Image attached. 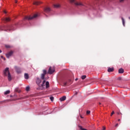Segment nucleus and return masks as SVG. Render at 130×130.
<instances>
[{"label": "nucleus", "mask_w": 130, "mask_h": 130, "mask_svg": "<svg viewBox=\"0 0 130 130\" xmlns=\"http://www.w3.org/2000/svg\"><path fill=\"white\" fill-rule=\"evenodd\" d=\"M66 99H67V96H63L62 97H61L59 99V100H60V101L62 102V101H64L66 100Z\"/></svg>", "instance_id": "13"}, {"label": "nucleus", "mask_w": 130, "mask_h": 130, "mask_svg": "<svg viewBox=\"0 0 130 130\" xmlns=\"http://www.w3.org/2000/svg\"><path fill=\"white\" fill-rule=\"evenodd\" d=\"M50 99L51 101H53V100H54V98L53 96H51L50 98Z\"/></svg>", "instance_id": "26"}, {"label": "nucleus", "mask_w": 130, "mask_h": 130, "mask_svg": "<svg viewBox=\"0 0 130 130\" xmlns=\"http://www.w3.org/2000/svg\"><path fill=\"white\" fill-rule=\"evenodd\" d=\"M4 13H5V14H7V11H4Z\"/></svg>", "instance_id": "36"}, {"label": "nucleus", "mask_w": 130, "mask_h": 130, "mask_svg": "<svg viewBox=\"0 0 130 130\" xmlns=\"http://www.w3.org/2000/svg\"><path fill=\"white\" fill-rule=\"evenodd\" d=\"M86 78H87V76L86 75H83L82 76H81V79L82 80H85V79H86Z\"/></svg>", "instance_id": "22"}, {"label": "nucleus", "mask_w": 130, "mask_h": 130, "mask_svg": "<svg viewBox=\"0 0 130 130\" xmlns=\"http://www.w3.org/2000/svg\"><path fill=\"white\" fill-rule=\"evenodd\" d=\"M120 120V119H118V121H119Z\"/></svg>", "instance_id": "42"}, {"label": "nucleus", "mask_w": 130, "mask_h": 130, "mask_svg": "<svg viewBox=\"0 0 130 130\" xmlns=\"http://www.w3.org/2000/svg\"><path fill=\"white\" fill-rule=\"evenodd\" d=\"M6 47H7V48H10V46H6Z\"/></svg>", "instance_id": "33"}, {"label": "nucleus", "mask_w": 130, "mask_h": 130, "mask_svg": "<svg viewBox=\"0 0 130 130\" xmlns=\"http://www.w3.org/2000/svg\"><path fill=\"white\" fill-rule=\"evenodd\" d=\"M13 25L0 26V31H14Z\"/></svg>", "instance_id": "2"}, {"label": "nucleus", "mask_w": 130, "mask_h": 130, "mask_svg": "<svg viewBox=\"0 0 130 130\" xmlns=\"http://www.w3.org/2000/svg\"><path fill=\"white\" fill-rule=\"evenodd\" d=\"M46 88L47 89V88H49V82L47 81L46 82Z\"/></svg>", "instance_id": "18"}, {"label": "nucleus", "mask_w": 130, "mask_h": 130, "mask_svg": "<svg viewBox=\"0 0 130 130\" xmlns=\"http://www.w3.org/2000/svg\"><path fill=\"white\" fill-rule=\"evenodd\" d=\"M40 4H41V2L38 1H35L33 3V5H35V6H38V5H40Z\"/></svg>", "instance_id": "12"}, {"label": "nucleus", "mask_w": 130, "mask_h": 130, "mask_svg": "<svg viewBox=\"0 0 130 130\" xmlns=\"http://www.w3.org/2000/svg\"><path fill=\"white\" fill-rule=\"evenodd\" d=\"M120 113V114H122L121 113Z\"/></svg>", "instance_id": "46"}, {"label": "nucleus", "mask_w": 130, "mask_h": 130, "mask_svg": "<svg viewBox=\"0 0 130 130\" xmlns=\"http://www.w3.org/2000/svg\"><path fill=\"white\" fill-rule=\"evenodd\" d=\"M55 71V69H54V67H50L48 71V74L49 75H52V74L54 73Z\"/></svg>", "instance_id": "5"}, {"label": "nucleus", "mask_w": 130, "mask_h": 130, "mask_svg": "<svg viewBox=\"0 0 130 130\" xmlns=\"http://www.w3.org/2000/svg\"><path fill=\"white\" fill-rule=\"evenodd\" d=\"M13 53L14 52L13 51H11L10 52H8L7 54H6V57L7 58H10V56H12Z\"/></svg>", "instance_id": "7"}, {"label": "nucleus", "mask_w": 130, "mask_h": 130, "mask_svg": "<svg viewBox=\"0 0 130 130\" xmlns=\"http://www.w3.org/2000/svg\"><path fill=\"white\" fill-rule=\"evenodd\" d=\"M123 72H124V71L122 68L120 69L118 71L119 74H123Z\"/></svg>", "instance_id": "17"}, {"label": "nucleus", "mask_w": 130, "mask_h": 130, "mask_svg": "<svg viewBox=\"0 0 130 130\" xmlns=\"http://www.w3.org/2000/svg\"><path fill=\"white\" fill-rule=\"evenodd\" d=\"M121 20H122V24L124 27L125 26L124 19L123 18V17H121Z\"/></svg>", "instance_id": "19"}, {"label": "nucleus", "mask_w": 130, "mask_h": 130, "mask_svg": "<svg viewBox=\"0 0 130 130\" xmlns=\"http://www.w3.org/2000/svg\"><path fill=\"white\" fill-rule=\"evenodd\" d=\"M36 83L38 85H39V84L41 83V79H40L39 78H37Z\"/></svg>", "instance_id": "14"}, {"label": "nucleus", "mask_w": 130, "mask_h": 130, "mask_svg": "<svg viewBox=\"0 0 130 130\" xmlns=\"http://www.w3.org/2000/svg\"><path fill=\"white\" fill-rule=\"evenodd\" d=\"M3 59H4V60H5L6 58L4 57Z\"/></svg>", "instance_id": "39"}, {"label": "nucleus", "mask_w": 130, "mask_h": 130, "mask_svg": "<svg viewBox=\"0 0 130 130\" xmlns=\"http://www.w3.org/2000/svg\"><path fill=\"white\" fill-rule=\"evenodd\" d=\"M106 129V127L105 126H103V130H105Z\"/></svg>", "instance_id": "32"}, {"label": "nucleus", "mask_w": 130, "mask_h": 130, "mask_svg": "<svg viewBox=\"0 0 130 130\" xmlns=\"http://www.w3.org/2000/svg\"><path fill=\"white\" fill-rule=\"evenodd\" d=\"M15 71L17 73V74H21V69H20L17 67H15Z\"/></svg>", "instance_id": "8"}, {"label": "nucleus", "mask_w": 130, "mask_h": 130, "mask_svg": "<svg viewBox=\"0 0 130 130\" xmlns=\"http://www.w3.org/2000/svg\"><path fill=\"white\" fill-rule=\"evenodd\" d=\"M115 127H117L118 126V123H116L115 125Z\"/></svg>", "instance_id": "31"}, {"label": "nucleus", "mask_w": 130, "mask_h": 130, "mask_svg": "<svg viewBox=\"0 0 130 130\" xmlns=\"http://www.w3.org/2000/svg\"><path fill=\"white\" fill-rule=\"evenodd\" d=\"M78 94V92H76V93H75V95H77Z\"/></svg>", "instance_id": "43"}, {"label": "nucleus", "mask_w": 130, "mask_h": 130, "mask_svg": "<svg viewBox=\"0 0 130 130\" xmlns=\"http://www.w3.org/2000/svg\"><path fill=\"white\" fill-rule=\"evenodd\" d=\"M114 114V111H112L111 114V116H112V115H113Z\"/></svg>", "instance_id": "30"}, {"label": "nucleus", "mask_w": 130, "mask_h": 130, "mask_svg": "<svg viewBox=\"0 0 130 130\" xmlns=\"http://www.w3.org/2000/svg\"><path fill=\"white\" fill-rule=\"evenodd\" d=\"M129 20H130V17H128Z\"/></svg>", "instance_id": "44"}, {"label": "nucleus", "mask_w": 130, "mask_h": 130, "mask_svg": "<svg viewBox=\"0 0 130 130\" xmlns=\"http://www.w3.org/2000/svg\"><path fill=\"white\" fill-rule=\"evenodd\" d=\"M70 3L71 4H74L75 6H79V7H83L84 6V4L82 3V2H78L76 1V0H70Z\"/></svg>", "instance_id": "3"}, {"label": "nucleus", "mask_w": 130, "mask_h": 130, "mask_svg": "<svg viewBox=\"0 0 130 130\" xmlns=\"http://www.w3.org/2000/svg\"><path fill=\"white\" fill-rule=\"evenodd\" d=\"M118 80H121V77H119V78H118Z\"/></svg>", "instance_id": "35"}, {"label": "nucleus", "mask_w": 130, "mask_h": 130, "mask_svg": "<svg viewBox=\"0 0 130 130\" xmlns=\"http://www.w3.org/2000/svg\"><path fill=\"white\" fill-rule=\"evenodd\" d=\"M90 111H86V114H90Z\"/></svg>", "instance_id": "29"}, {"label": "nucleus", "mask_w": 130, "mask_h": 130, "mask_svg": "<svg viewBox=\"0 0 130 130\" xmlns=\"http://www.w3.org/2000/svg\"><path fill=\"white\" fill-rule=\"evenodd\" d=\"M24 78L26 80H28V79H29V75H28V74L27 73L24 74Z\"/></svg>", "instance_id": "15"}, {"label": "nucleus", "mask_w": 130, "mask_h": 130, "mask_svg": "<svg viewBox=\"0 0 130 130\" xmlns=\"http://www.w3.org/2000/svg\"><path fill=\"white\" fill-rule=\"evenodd\" d=\"M113 71H114V69L113 68H109L108 69V72L109 73H111V72H113Z\"/></svg>", "instance_id": "16"}, {"label": "nucleus", "mask_w": 130, "mask_h": 130, "mask_svg": "<svg viewBox=\"0 0 130 130\" xmlns=\"http://www.w3.org/2000/svg\"><path fill=\"white\" fill-rule=\"evenodd\" d=\"M79 127L80 129H81V130H87V129L83 128V127L82 126H79Z\"/></svg>", "instance_id": "25"}, {"label": "nucleus", "mask_w": 130, "mask_h": 130, "mask_svg": "<svg viewBox=\"0 0 130 130\" xmlns=\"http://www.w3.org/2000/svg\"><path fill=\"white\" fill-rule=\"evenodd\" d=\"M75 80H76V81H78V78H76V79H75Z\"/></svg>", "instance_id": "40"}, {"label": "nucleus", "mask_w": 130, "mask_h": 130, "mask_svg": "<svg viewBox=\"0 0 130 130\" xmlns=\"http://www.w3.org/2000/svg\"><path fill=\"white\" fill-rule=\"evenodd\" d=\"M67 84H68V83H67V82H64V83H63V86H64V87H66V86H67Z\"/></svg>", "instance_id": "28"}, {"label": "nucleus", "mask_w": 130, "mask_h": 130, "mask_svg": "<svg viewBox=\"0 0 130 130\" xmlns=\"http://www.w3.org/2000/svg\"><path fill=\"white\" fill-rule=\"evenodd\" d=\"M119 1V3H120V4H123V3H124L125 0H118Z\"/></svg>", "instance_id": "24"}, {"label": "nucleus", "mask_w": 130, "mask_h": 130, "mask_svg": "<svg viewBox=\"0 0 130 130\" xmlns=\"http://www.w3.org/2000/svg\"><path fill=\"white\" fill-rule=\"evenodd\" d=\"M37 17H38V15L35 14L33 16H26L24 19L25 20H33V19H35Z\"/></svg>", "instance_id": "4"}, {"label": "nucleus", "mask_w": 130, "mask_h": 130, "mask_svg": "<svg viewBox=\"0 0 130 130\" xmlns=\"http://www.w3.org/2000/svg\"><path fill=\"white\" fill-rule=\"evenodd\" d=\"M117 114H120V113H118Z\"/></svg>", "instance_id": "45"}, {"label": "nucleus", "mask_w": 130, "mask_h": 130, "mask_svg": "<svg viewBox=\"0 0 130 130\" xmlns=\"http://www.w3.org/2000/svg\"><path fill=\"white\" fill-rule=\"evenodd\" d=\"M46 81L45 80H44L42 84H41V87H44V86H45V83H46Z\"/></svg>", "instance_id": "20"}, {"label": "nucleus", "mask_w": 130, "mask_h": 130, "mask_svg": "<svg viewBox=\"0 0 130 130\" xmlns=\"http://www.w3.org/2000/svg\"><path fill=\"white\" fill-rule=\"evenodd\" d=\"M3 76L4 77H7L9 82L12 81V76L11 75V73L10 72L9 68H6L3 71Z\"/></svg>", "instance_id": "1"}, {"label": "nucleus", "mask_w": 130, "mask_h": 130, "mask_svg": "<svg viewBox=\"0 0 130 130\" xmlns=\"http://www.w3.org/2000/svg\"><path fill=\"white\" fill-rule=\"evenodd\" d=\"M53 6H54V8H55L56 9H59V8L61 7V5H60V4H54Z\"/></svg>", "instance_id": "9"}, {"label": "nucleus", "mask_w": 130, "mask_h": 130, "mask_svg": "<svg viewBox=\"0 0 130 130\" xmlns=\"http://www.w3.org/2000/svg\"><path fill=\"white\" fill-rule=\"evenodd\" d=\"M15 91L16 92H18V93H20V89H19V88H15Z\"/></svg>", "instance_id": "23"}, {"label": "nucleus", "mask_w": 130, "mask_h": 130, "mask_svg": "<svg viewBox=\"0 0 130 130\" xmlns=\"http://www.w3.org/2000/svg\"><path fill=\"white\" fill-rule=\"evenodd\" d=\"M0 53H2V50H0Z\"/></svg>", "instance_id": "38"}, {"label": "nucleus", "mask_w": 130, "mask_h": 130, "mask_svg": "<svg viewBox=\"0 0 130 130\" xmlns=\"http://www.w3.org/2000/svg\"><path fill=\"white\" fill-rule=\"evenodd\" d=\"M44 11L46 13H49V12H50V11H51V10L50 9V8L49 7H46L44 9Z\"/></svg>", "instance_id": "10"}, {"label": "nucleus", "mask_w": 130, "mask_h": 130, "mask_svg": "<svg viewBox=\"0 0 130 130\" xmlns=\"http://www.w3.org/2000/svg\"><path fill=\"white\" fill-rule=\"evenodd\" d=\"M1 58H4V56H1Z\"/></svg>", "instance_id": "37"}, {"label": "nucleus", "mask_w": 130, "mask_h": 130, "mask_svg": "<svg viewBox=\"0 0 130 130\" xmlns=\"http://www.w3.org/2000/svg\"><path fill=\"white\" fill-rule=\"evenodd\" d=\"M43 73L41 74V78L42 80H45V75L47 74V71L44 70H43Z\"/></svg>", "instance_id": "6"}, {"label": "nucleus", "mask_w": 130, "mask_h": 130, "mask_svg": "<svg viewBox=\"0 0 130 130\" xmlns=\"http://www.w3.org/2000/svg\"><path fill=\"white\" fill-rule=\"evenodd\" d=\"M15 4H17V3H18V1L17 0H15Z\"/></svg>", "instance_id": "34"}, {"label": "nucleus", "mask_w": 130, "mask_h": 130, "mask_svg": "<svg viewBox=\"0 0 130 130\" xmlns=\"http://www.w3.org/2000/svg\"><path fill=\"white\" fill-rule=\"evenodd\" d=\"M11 93V91L10 90H7L4 92L5 95H8V94H10Z\"/></svg>", "instance_id": "21"}, {"label": "nucleus", "mask_w": 130, "mask_h": 130, "mask_svg": "<svg viewBox=\"0 0 130 130\" xmlns=\"http://www.w3.org/2000/svg\"><path fill=\"white\" fill-rule=\"evenodd\" d=\"M99 104L100 105H101V103H99Z\"/></svg>", "instance_id": "41"}, {"label": "nucleus", "mask_w": 130, "mask_h": 130, "mask_svg": "<svg viewBox=\"0 0 130 130\" xmlns=\"http://www.w3.org/2000/svg\"><path fill=\"white\" fill-rule=\"evenodd\" d=\"M3 21H4V22H10V21H11V18H10V17H6L3 19Z\"/></svg>", "instance_id": "11"}, {"label": "nucleus", "mask_w": 130, "mask_h": 130, "mask_svg": "<svg viewBox=\"0 0 130 130\" xmlns=\"http://www.w3.org/2000/svg\"><path fill=\"white\" fill-rule=\"evenodd\" d=\"M29 90H30V87L27 86L26 87V91H29Z\"/></svg>", "instance_id": "27"}]
</instances>
